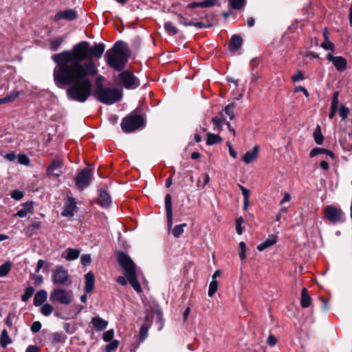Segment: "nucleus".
Listing matches in <instances>:
<instances>
[{"label": "nucleus", "mask_w": 352, "mask_h": 352, "mask_svg": "<svg viewBox=\"0 0 352 352\" xmlns=\"http://www.w3.org/2000/svg\"><path fill=\"white\" fill-rule=\"evenodd\" d=\"M104 49L103 43L90 47L89 42L80 41L71 50L52 55L57 78L62 82H70L77 78L96 76L98 69L92 58H101Z\"/></svg>", "instance_id": "1"}, {"label": "nucleus", "mask_w": 352, "mask_h": 352, "mask_svg": "<svg viewBox=\"0 0 352 352\" xmlns=\"http://www.w3.org/2000/svg\"><path fill=\"white\" fill-rule=\"evenodd\" d=\"M54 80L56 85L62 88L67 85H72L67 91V95L70 100L85 102L91 94L92 83L88 76H84L80 78H76L70 82H62L57 78L55 72V68L53 72Z\"/></svg>", "instance_id": "2"}, {"label": "nucleus", "mask_w": 352, "mask_h": 352, "mask_svg": "<svg viewBox=\"0 0 352 352\" xmlns=\"http://www.w3.org/2000/svg\"><path fill=\"white\" fill-rule=\"evenodd\" d=\"M104 57L111 67L116 71H122L129 57L126 44L123 41H117L111 49L107 51Z\"/></svg>", "instance_id": "3"}, {"label": "nucleus", "mask_w": 352, "mask_h": 352, "mask_svg": "<svg viewBox=\"0 0 352 352\" xmlns=\"http://www.w3.org/2000/svg\"><path fill=\"white\" fill-rule=\"evenodd\" d=\"M117 261L119 265L124 270V276L133 289L139 294L141 293L142 289L137 279L135 264L133 260L124 252H119L117 254Z\"/></svg>", "instance_id": "4"}, {"label": "nucleus", "mask_w": 352, "mask_h": 352, "mask_svg": "<svg viewBox=\"0 0 352 352\" xmlns=\"http://www.w3.org/2000/svg\"><path fill=\"white\" fill-rule=\"evenodd\" d=\"M94 96L98 101L103 104H113L122 99V91L116 88H109L99 85L98 87H96Z\"/></svg>", "instance_id": "5"}, {"label": "nucleus", "mask_w": 352, "mask_h": 352, "mask_svg": "<svg viewBox=\"0 0 352 352\" xmlns=\"http://www.w3.org/2000/svg\"><path fill=\"white\" fill-rule=\"evenodd\" d=\"M144 124V120L142 116L131 113L124 118L120 126L123 132L129 133L142 127Z\"/></svg>", "instance_id": "6"}, {"label": "nucleus", "mask_w": 352, "mask_h": 352, "mask_svg": "<svg viewBox=\"0 0 352 352\" xmlns=\"http://www.w3.org/2000/svg\"><path fill=\"white\" fill-rule=\"evenodd\" d=\"M117 82L118 85L123 86L126 89H135L140 85L139 79L129 70H124L120 73Z\"/></svg>", "instance_id": "7"}, {"label": "nucleus", "mask_w": 352, "mask_h": 352, "mask_svg": "<svg viewBox=\"0 0 352 352\" xmlns=\"http://www.w3.org/2000/svg\"><path fill=\"white\" fill-rule=\"evenodd\" d=\"M50 300L53 303L59 302L64 305H68L72 301V293L65 289H54L50 292Z\"/></svg>", "instance_id": "8"}, {"label": "nucleus", "mask_w": 352, "mask_h": 352, "mask_svg": "<svg viewBox=\"0 0 352 352\" xmlns=\"http://www.w3.org/2000/svg\"><path fill=\"white\" fill-rule=\"evenodd\" d=\"M52 281L56 285H69L72 283L68 270L63 265L56 267L52 276Z\"/></svg>", "instance_id": "9"}, {"label": "nucleus", "mask_w": 352, "mask_h": 352, "mask_svg": "<svg viewBox=\"0 0 352 352\" xmlns=\"http://www.w3.org/2000/svg\"><path fill=\"white\" fill-rule=\"evenodd\" d=\"M324 214L328 221L333 224L342 223L345 221L344 212L341 208L334 206H327L324 209Z\"/></svg>", "instance_id": "10"}, {"label": "nucleus", "mask_w": 352, "mask_h": 352, "mask_svg": "<svg viewBox=\"0 0 352 352\" xmlns=\"http://www.w3.org/2000/svg\"><path fill=\"white\" fill-rule=\"evenodd\" d=\"M92 179V170L89 168H83L78 171L75 179L76 187L79 190L87 188Z\"/></svg>", "instance_id": "11"}, {"label": "nucleus", "mask_w": 352, "mask_h": 352, "mask_svg": "<svg viewBox=\"0 0 352 352\" xmlns=\"http://www.w3.org/2000/svg\"><path fill=\"white\" fill-rule=\"evenodd\" d=\"M327 60L331 62L338 72H341L346 69L347 61L346 59L342 56H335L331 53H329L327 56Z\"/></svg>", "instance_id": "12"}, {"label": "nucleus", "mask_w": 352, "mask_h": 352, "mask_svg": "<svg viewBox=\"0 0 352 352\" xmlns=\"http://www.w3.org/2000/svg\"><path fill=\"white\" fill-rule=\"evenodd\" d=\"M63 162L59 158L54 159L47 168V174L55 177H60L63 172L61 168Z\"/></svg>", "instance_id": "13"}, {"label": "nucleus", "mask_w": 352, "mask_h": 352, "mask_svg": "<svg viewBox=\"0 0 352 352\" xmlns=\"http://www.w3.org/2000/svg\"><path fill=\"white\" fill-rule=\"evenodd\" d=\"M78 15L76 12L73 9H67L63 11H60L57 12L54 17V20L55 21H58L60 19H65L67 21H73L77 18Z\"/></svg>", "instance_id": "14"}, {"label": "nucleus", "mask_w": 352, "mask_h": 352, "mask_svg": "<svg viewBox=\"0 0 352 352\" xmlns=\"http://www.w3.org/2000/svg\"><path fill=\"white\" fill-rule=\"evenodd\" d=\"M165 208L166 212L167 217V227L168 231L173 227V211H172V201L171 196L170 194H167L165 197Z\"/></svg>", "instance_id": "15"}, {"label": "nucleus", "mask_w": 352, "mask_h": 352, "mask_svg": "<svg viewBox=\"0 0 352 352\" xmlns=\"http://www.w3.org/2000/svg\"><path fill=\"white\" fill-rule=\"evenodd\" d=\"M80 254L79 249L68 248L61 254V257L67 261H74L77 259Z\"/></svg>", "instance_id": "16"}, {"label": "nucleus", "mask_w": 352, "mask_h": 352, "mask_svg": "<svg viewBox=\"0 0 352 352\" xmlns=\"http://www.w3.org/2000/svg\"><path fill=\"white\" fill-rule=\"evenodd\" d=\"M258 152L259 146L258 145L254 146L252 150L248 151L245 153L243 156V161L246 164H250L257 157Z\"/></svg>", "instance_id": "17"}, {"label": "nucleus", "mask_w": 352, "mask_h": 352, "mask_svg": "<svg viewBox=\"0 0 352 352\" xmlns=\"http://www.w3.org/2000/svg\"><path fill=\"white\" fill-rule=\"evenodd\" d=\"M34 208L32 201H28L22 205V208L19 210L16 213L14 214V217H25L29 213H33Z\"/></svg>", "instance_id": "18"}, {"label": "nucleus", "mask_w": 352, "mask_h": 352, "mask_svg": "<svg viewBox=\"0 0 352 352\" xmlns=\"http://www.w3.org/2000/svg\"><path fill=\"white\" fill-rule=\"evenodd\" d=\"M91 324L97 331H101L107 328L108 322L97 316L92 318Z\"/></svg>", "instance_id": "19"}, {"label": "nucleus", "mask_w": 352, "mask_h": 352, "mask_svg": "<svg viewBox=\"0 0 352 352\" xmlns=\"http://www.w3.org/2000/svg\"><path fill=\"white\" fill-rule=\"evenodd\" d=\"M47 298V293L44 289L38 291L34 297V305L36 307H39L43 305Z\"/></svg>", "instance_id": "20"}, {"label": "nucleus", "mask_w": 352, "mask_h": 352, "mask_svg": "<svg viewBox=\"0 0 352 352\" xmlns=\"http://www.w3.org/2000/svg\"><path fill=\"white\" fill-rule=\"evenodd\" d=\"M85 291L86 293H90L94 288L95 277L91 272L87 273L85 276Z\"/></svg>", "instance_id": "21"}, {"label": "nucleus", "mask_w": 352, "mask_h": 352, "mask_svg": "<svg viewBox=\"0 0 352 352\" xmlns=\"http://www.w3.org/2000/svg\"><path fill=\"white\" fill-rule=\"evenodd\" d=\"M217 0H204L201 2H192L187 6V8L194 9L196 8H210L214 6Z\"/></svg>", "instance_id": "22"}, {"label": "nucleus", "mask_w": 352, "mask_h": 352, "mask_svg": "<svg viewBox=\"0 0 352 352\" xmlns=\"http://www.w3.org/2000/svg\"><path fill=\"white\" fill-rule=\"evenodd\" d=\"M243 39L239 35H234L230 38L229 48L231 51H236L241 47Z\"/></svg>", "instance_id": "23"}, {"label": "nucleus", "mask_w": 352, "mask_h": 352, "mask_svg": "<svg viewBox=\"0 0 352 352\" xmlns=\"http://www.w3.org/2000/svg\"><path fill=\"white\" fill-rule=\"evenodd\" d=\"M277 242V237L275 235L270 236L268 239L262 242L257 246V250L260 252L263 251L266 248L274 245Z\"/></svg>", "instance_id": "24"}, {"label": "nucleus", "mask_w": 352, "mask_h": 352, "mask_svg": "<svg viewBox=\"0 0 352 352\" xmlns=\"http://www.w3.org/2000/svg\"><path fill=\"white\" fill-rule=\"evenodd\" d=\"M111 203L109 195L106 190H100L99 194L98 204L102 207H108Z\"/></svg>", "instance_id": "25"}, {"label": "nucleus", "mask_w": 352, "mask_h": 352, "mask_svg": "<svg viewBox=\"0 0 352 352\" xmlns=\"http://www.w3.org/2000/svg\"><path fill=\"white\" fill-rule=\"evenodd\" d=\"M76 208V204L74 199H72V202L69 204L67 205L63 211L62 212V216L64 217H73L74 214V210Z\"/></svg>", "instance_id": "26"}, {"label": "nucleus", "mask_w": 352, "mask_h": 352, "mask_svg": "<svg viewBox=\"0 0 352 352\" xmlns=\"http://www.w3.org/2000/svg\"><path fill=\"white\" fill-rule=\"evenodd\" d=\"M311 299L307 293V289L303 288L301 292L300 305L303 308H307L311 305Z\"/></svg>", "instance_id": "27"}, {"label": "nucleus", "mask_w": 352, "mask_h": 352, "mask_svg": "<svg viewBox=\"0 0 352 352\" xmlns=\"http://www.w3.org/2000/svg\"><path fill=\"white\" fill-rule=\"evenodd\" d=\"M222 141V138L219 135L211 133H207V145H214L220 143Z\"/></svg>", "instance_id": "28"}, {"label": "nucleus", "mask_w": 352, "mask_h": 352, "mask_svg": "<svg viewBox=\"0 0 352 352\" xmlns=\"http://www.w3.org/2000/svg\"><path fill=\"white\" fill-rule=\"evenodd\" d=\"M12 343V340L8 336V331L6 329H3L1 331V337H0V344L3 348H5L7 345Z\"/></svg>", "instance_id": "29"}, {"label": "nucleus", "mask_w": 352, "mask_h": 352, "mask_svg": "<svg viewBox=\"0 0 352 352\" xmlns=\"http://www.w3.org/2000/svg\"><path fill=\"white\" fill-rule=\"evenodd\" d=\"M65 36H60L53 40L50 44V50L54 52L57 51L65 41Z\"/></svg>", "instance_id": "30"}, {"label": "nucleus", "mask_w": 352, "mask_h": 352, "mask_svg": "<svg viewBox=\"0 0 352 352\" xmlns=\"http://www.w3.org/2000/svg\"><path fill=\"white\" fill-rule=\"evenodd\" d=\"M239 188L244 198V210H247L249 206L250 190L241 185H239Z\"/></svg>", "instance_id": "31"}, {"label": "nucleus", "mask_w": 352, "mask_h": 352, "mask_svg": "<svg viewBox=\"0 0 352 352\" xmlns=\"http://www.w3.org/2000/svg\"><path fill=\"white\" fill-rule=\"evenodd\" d=\"M186 226H187L186 223H182L180 225L175 226L172 231L173 235L175 238L180 237L184 233V228L186 227Z\"/></svg>", "instance_id": "32"}, {"label": "nucleus", "mask_w": 352, "mask_h": 352, "mask_svg": "<svg viewBox=\"0 0 352 352\" xmlns=\"http://www.w3.org/2000/svg\"><path fill=\"white\" fill-rule=\"evenodd\" d=\"M164 29L170 35H175L178 33V30L173 25V23L167 21L164 23Z\"/></svg>", "instance_id": "33"}, {"label": "nucleus", "mask_w": 352, "mask_h": 352, "mask_svg": "<svg viewBox=\"0 0 352 352\" xmlns=\"http://www.w3.org/2000/svg\"><path fill=\"white\" fill-rule=\"evenodd\" d=\"M314 138L317 144L320 145L323 143L324 137L319 126H317L314 132Z\"/></svg>", "instance_id": "34"}, {"label": "nucleus", "mask_w": 352, "mask_h": 352, "mask_svg": "<svg viewBox=\"0 0 352 352\" xmlns=\"http://www.w3.org/2000/svg\"><path fill=\"white\" fill-rule=\"evenodd\" d=\"M19 92L18 91H16V90L12 91L9 94H8L6 97L2 98V100H3L2 102H3V104L12 102L14 100H15L16 98H17L19 97Z\"/></svg>", "instance_id": "35"}, {"label": "nucleus", "mask_w": 352, "mask_h": 352, "mask_svg": "<svg viewBox=\"0 0 352 352\" xmlns=\"http://www.w3.org/2000/svg\"><path fill=\"white\" fill-rule=\"evenodd\" d=\"M54 308L52 305L45 303L42 305L41 307V312L45 316H49L53 311Z\"/></svg>", "instance_id": "36"}, {"label": "nucleus", "mask_w": 352, "mask_h": 352, "mask_svg": "<svg viewBox=\"0 0 352 352\" xmlns=\"http://www.w3.org/2000/svg\"><path fill=\"white\" fill-rule=\"evenodd\" d=\"M212 122L215 126V128L220 131L222 130V125L224 122L226 123V119L225 118L214 117L212 119Z\"/></svg>", "instance_id": "37"}, {"label": "nucleus", "mask_w": 352, "mask_h": 352, "mask_svg": "<svg viewBox=\"0 0 352 352\" xmlns=\"http://www.w3.org/2000/svg\"><path fill=\"white\" fill-rule=\"evenodd\" d=\"M230 6L234 10H240L245 3V0H228Z\"/></svg>", "instance_id": "38"}, {"label": "nucleus", "mask_w": 352, "mask_h": 352, "mask_svg": "<svg viewBox=\"0 0 352 352\" xmlns=\"http://www.w3.org/2000/svg\"><path fill=\"white\" fill-rule=\"evenodd\" d=\"M11 270V263L6 262L0 266V277L6 276Z\"/></svg>", "instance_id": "39"}, {"label": "nucleus", "mask_w": 352, "mask_h": 352, "mask_svg": "<svg viewBox=\"0 0 352 352\" xmlns=\"http://www.w3.org/2000/svg\"><path fill=\"white\" fill-rule=\"evenodd\" d=\"M34 289L33 287L30 286L26 287L24 294L21 296V300L23 302H27L33 295Z\"/></svg>", "instance_id": "40"}, {"label": "nucleus", "mask_w": 352, "mask_h": 352, "mask_svg": "<svg viewBox=\"0 0 352 352\" xmlns=\"http://www.w3.org/2000/svg\"><path fill=\"white\" fill-rule=\"evenodd\" d=\"M235 107V104L234 103L228 104L224 108V111L226 115H228L230 119L232 120L234 118V109Z\"/></svg>", "instance_id": "41"}, {"label": "nucleus", "mask_w": 352, "mask_h": 352, "mask_svg": "<svg viewBox=\"0 0 352 352\" xmlns=\"http://www.w3.org/2000/svg\"><path fill=\"white\" fill-rule=\"evenodd\" d=\"M218 281L217 280H212L209 285L208 296L212 297L218 289Z\"/></svg>", "instance_id": "42"}, {"label": "nucleus", "mask_w": 352, "mask_h": 352, "mask_svg": "<svg viewBox=\"0 0 352 352\" xmlns=\"http://www.w3.org/2000/svg\"><path fill=\"white\" fill-rule=\"evenodd\" d=\"M148 336V327L146 324H143L139 333V340L140 342H144Z\"/></svg>", "instance_id": "43"}, {"label": "nucleus", "mask_w": 352, "mask_h": 352, "mask_svg": "<svg viewBox=\"0 0 352 352\" xmlns=\"http://www.w3.org/2000/svg\"><path fill=\"white\" fill-rule=\"evenodd\" d=\"M326 152V148L316 147L311 151L309 155L311 157H314L320 154H325Z\"/></svg>", "instance_id": "44"}, {"label": "nucleus", "mask_w": 352, "mask_h": 352, "mask_svg": "<svg viewBox=\"0 0 352 352\" xmlns=\"http://www.w3.org/2000/svg\"><path fill=\"white\" fill-rule=\"evenodd\" d=\"M119 345V342L116 340L111 341L110 343L106 345V352H111L116 350Z\"/></svg>", "instance_id": "45"}, {"label": "nucleus", "mask_w": 352, "mask_h": 352, "mask_svg": "<svg viewBox=\"0 0 352 352\" xmlns=\"http://www.w3.org/2000/svg\"><path fill=\"white\" fill-rule=\"evenodd\" d=\"M349 113V109L344 105H342L339 109V115L340 118L345 120Z\"/></svg>", "instance_id": "46"}, {"label": "nucleus", "mask_w": 352, "mask_h": 352, "mask_svg": "<svg viewBox=\"0 0 352 352\" xmlns=\"http://www.w3.org/2000/svg\"><path fill=\"white\" fill-rule=\"evenodd\" d=\"M18 162L23 165H29L30 160L28 157L25 154H19L17 157Z\"/></svg>", "instance_id": "47"}, {"label": "nucleus", "mask_w": 352, "mask_h": 352, "mask_svg": "<svg viewBox=\"0 0 352 352\" xmlns=\"http://www.w3.org/2000/svg\"><path fill=\"white\" fill-rule=\"evenodd\" d=\"M114 336V331L113 329H109L104 332L102 336V338L105 342L112 341V339Z\"/></svg>", "instance_id": "48"}, {"label": "nucleus", "mask_w": 352, "mask_h": 352, "mask_svg": "<svg viewBox=\"0 0 352 352\" xmlns=\"http://www.w3.org/2000/svg\"><path fill=\"white\" fill-rule=\"evenodd\" d=\"M239 255L241 258V260H243L245 258V250H246V245L243 241H241L239 244Z\"/></svg>", "instance_id": "49"}, {"label": "nucleus", "mask_w": 352, "mask_h": 352, "mask_svg": "<svg viewBox=\"0 0 352 352\" xmlns=\"http://www.w3.org/2000/svg\"><path fill=\"white\" fill-rule=\"evenodd\" d=\"M338 96H339L338 91L334 92L333 98H332L331 104V109H333V110L338 109V104H339Z\"/></svg>", "instance_id": "50"}, {"label": "nucleus", "mask_w": 352, "mask_h": 352, "mask_svg": "<svg viewBox=\"0 0 352 352\" xmlns=\"http://www.w3.org/2000/svg\"><path fill=\"white\" fill-rule=\"evenodd\" d=\"M177 21L184 26H191V25L192 24V21H188L182 14H177Z\"/></svg>", "instance_id": "51"}, {"label": "nucleus", "mask_w": 352, "mask_h": 352, "mask_svg": "<svg viewBox=\"0 0 352 352\" xmlns=\"http://www.w3.org/2000/svg\"><path fill=\"white\" fill-rule=\"evenodd\" d=\"M321 47L326 50H330L331 52H333L335 48L334 44L330 41H324L321 44Z\"/></svg>", "instance_id": "52"}, {"label": "nucleus", "mask_w": 352, "mask_h": 352, "mask_svg": "<svg viewBox=\"0 0 352 352\" xmlns=\"http://www.w3.org/2000/svg\"><path fill=\"white\" fill-rule=\"evenodd\" d=\"M91 261L89 254H82L80 257L81 264L86 266L90 264Z\"/></svg>", "instance_id": "53"}, {"label": "nucleus", "mask_w": 352, "mask_h": 352, "mask_svg": "<svg viewBox=\"0 0 352 352\" xmlns=\"http://www.w3.org/2000/svg\"><path fill=\"white\" fill-rule=\"evenodd\" d=\"M11 197L16 200H20L23 197V193L19 190H15L12 192Z\"/></svg>", "instance_id": "54"}, {"label": "nucleus", "mask_w": 352, "mask_h": 352, "mask_svg": "<svg viewBox=\"0 0 352 352\" xmlns=\"http://www.w3.org/2000/svg\"><path fill=\"white\" fill-rule=\"evenodd\" d=\"M41 329V323L38 321L34 322L31 326V331L33 333L38 332Z\"/></svg>", "instance_id": "55"}, {"label": "nucleus", "mask_w": 352, "mask_h": 352, "mask_svg": "<svg viewBox=\"0 0 352 352\" xmlns=\"http://www.w3.org/2000/svg\"><path fill=\"white\" fill-rule=\"evenodd\" d=\"M267 343L268 345L274 346L277 343V339L274 335L270 334L267 340Z\"/></svg>", "instance_id": "56"}, {"label": "nucleus", "mask_w": 352, "mask_h": 352, "mask_svg": "<svg viewBox=\"0 0 352 352\" xmlns=\"http://www.w3.org/2000/svg\"><path fill=\"white\" fill-rule=\"evenodd\" d=\"M53 340L55 342H63V336L59 333H54L52 334Z\"/></svg>", "instance_id": "57"}, {"label": "nucleus", "mask_w": 352, "mask_h": 352, "mask_svg": "<svg viewBox=\"0 0 352 352\" xmlns=\"http://www.w3.org/2000/svg\"><path fill=\"white\" fill-rule=\"evenodd\" d=\"M304 79V75L302 72H298L295 75L292 76V80L294 82H298L299 80H302Z\"/></svg>", "instance_id": "58"}, {"label": "nucleus", "mask_w": 352, "mask_h": 352, "mask_svg": "<svg viewBox=\"0 0 352 352\" xmlns=\"http://www.w3.org/2000/svg\"><path fill=\"white\" fill-rule=\"evenodd\" d=\"M4 157L10 162H14L16 160V156L14 153L11 152L6 153Z\"/></svg>", "instance_id": "59"}, {"label": "nucleus", "mask_w": 352, "mask_h": 352, "mask_svg": "<svg viewBox=\"0 0 352 352\" xmlns=\"http://www.w3.org/2000/svg\"><path fill=\"white\" fill-rule=\"evenodd\" d=\"M126 278L123 276H119L117 278V282L122 286H125L127 284Z\"/></svg>", "instance_id": "60"}, {"label": "nucleus", "mask_w": 352, "mask_h": 352, "mask_svg": "<svg viewBox=\"0 0 352 352\" xmlns=\"http://www.w3.org/2000/svg\"><path fill=\"white\" fill-rule=\"evenodd\" d=\"M45 264V261L42 259H40L37 262L36 268V272H38L42 267H43Z\"/></svg>", "instance_id": "61"}, {"label": "nucleus", "mask_w": 352, "mask_h": 352, "mask_svg": "<svg viewBox=\"0 0 352 352\" xmlns=\"http://www.w3.org/2000/svg\"><path fill=\"white\" fill-rule=\"evenodd\" d=\"M296 91H302L306 97H309V96L308 91L302 86L297 87Z\"/></svg>", "instance_id": "62"}, {"label": "nucleus", "mask_w": 352, "mask_h": 352, "mask_svg": "<svg viewBox=\"0 0 352 352\" xmlns=\"http://www.w3.org/2000/svg\"><path fill=\"white\" fill-rule=\"evenodd\" d=\"M25 352H39V349L36 346L30 345L27 348Z\"/></svg>", "instance_id": "63"}, {"label": "nucleus", "mask_w": 352, "mask_h": 352, "mask_svg": "<svg viewBox=\"0 0 352 352\" xmlns=\"http://www.w3.org/2000/svg\"><path fill=\"white\" fill-rule=\"evenodd\" d=\"M191 26H194V27L197 28V29H201V28H206V25H204V23H203L201 22H193L192 21V24L191 25Z\"/></svg>", "instance_id": "64"}]
</instances>
